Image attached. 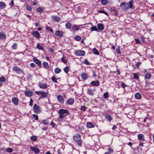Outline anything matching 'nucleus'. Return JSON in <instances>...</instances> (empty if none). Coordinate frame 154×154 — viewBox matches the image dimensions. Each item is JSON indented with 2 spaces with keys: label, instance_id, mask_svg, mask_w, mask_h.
Wrapping results in <instances>:
<instances>
[{
  "label": "nucleus",
  "instance_id": "1",
  "mask_svg": "<svg viewBox=\"0 0 154 154\" xmlns=\"http://www.w3.org/2000/svg\"><path fill=\"white\" fill-rule=\"evenodd\" d=\"M132 3V1L129 2L128 3L125 2H122L120 4V7L123 11H126L129 8L131 9L133 8Z\"/></svg>",
  "mask_w": 154,
  "mask_h": 154
},
{
  "label": "nucleus",
  "instance_id": "2",
  "mask_svg": "<svg viewBox=\"0 0 154 154\" xmlns=\"http://www.w3.org/2000/svg\"><path fill=\"white\" fill-rule=\"evenodd\" d=\"M81 135L79 134H77L74 135L73 138L79 146H81L82 143V140L81 139Z\"/></svg>",
  "mask_w": 154,
  "mask_h": 154
},
{
  "label": "nucleus",
  "instance_id": "3",
  "mask_svg": "<svg viewBox=\"0 0 154 154\" xmlns=\"http://www.w3.org/2000/svg\"><path fill=\"white\" fill-rule=\"evenodd\" d=\"M58 113L60 115V119L64 118L66 115L69 114L68 111L63 109H61L58 111Z\"/></svg>",
  "mask_w": 154,
  "mask_h": 154
},
{
  "label": "nucleus",
  "instance_id": "4",
  "mask_svg": "<svg viewBox=\"0 0 154 154\" xmlns=\"http://www.w3.org/2000/svg\"><path fill=\"white\" fill-rule=\"evenodd\" d=\"M33 110L35 112L38 114L41 112L42 109L39 106L35 104L33 106Z\"/></svg>",
  "mask_w": 154,
  "mask_h": 154
},
{
  "label": "nucleus",
  "instance_id": "5",
  "mask_svg": "<svg viewBox=\"0 0 154 154\" xmlns=\"http://www.w3.org/2000/svg\"><path fill=\"white\" fill-rule=\"evenodd\" d=\"M74 54L77 56H83L85 55V52L84 51H75Z\"/></svg>",
  "mask_w": 154,
  "mask_h": 154
},
{
  "label": "nucleus",
  "instance_id": "6",
  "mask_svg": "<svg viewBox=\"0 0 154 154\" xmlns=\"http://www.w3.org/2000/svg\"><path fill=\"white\" fill-rule=\"evenodd\" d=\"M82 28V25H74L72 26V29L73 31H77L79 30H81Z\"/></svg>",
  "mask_w": 154,
  "mask_h": 154
},
{
  "label": "nucleus",
  "instance_id": "7",
  "mask_svg": "<svg viewBox=\"0 0 154 154\" xmlns=\"http://www.w3.org/2000/svg\"><path fill=\"white\" fill-rule=\"evenodd\" d=\"M13 70L17 74L21 73L23 72V71L21 68L17 66H15L13 67Z\"/></svg>",
  "mask_w": 154,
  "mask_h": 154
},
{
  "label": "nucleus",
  "instance_id": "8",
  "mask_svg": "<svg viewBox=\"0 0 154 154\" xmlns=\"http://www.w3.org/2000/svg\"><path fill=\"white\" fill-rule=\"evenodd\" d=\"M30 149L35 154L38 153L40 152V150L37 147L31 146Z\"/></svg>",
  "mask_w": 154,
  "mask_h": 154
},
{
  "label": "nucleus",
  "instance_id": "9",
  "mask_svg": "<svg viewBox=\"0 0 154 154\" xmlns=\"http://www.w3.org/2000/svg\"><path fill=\"white\" fill-rule=\"evenodd\" d=\"M65 95L63 96L61 95H58V102L61 103H64V97H65Z\"/></svg>",
  "mask_w": 154,
  "mask_h": 154
},
{
  "label": "nucleus",
  "instance_id": "10",
  "mask_svg": "<svg viewBox=\"0 0 154 154\" xmlns=\"http://www.w3.org/2000/svg\"><path fill=\"white\" fill-rule=\"evenodd\" d=\"M32 35L33 37L38 38L40 37V34L39 32L36 31L33 32L32 34Z\"/></svg>",
  "mask_w": 154,
  "mask_h": 154
},
{
  "label": "nucleus",
  "instance_id": "11",
  "mask_svg": "<svg viewBox=\"0 0 154 154\" xmlns=\"http://www.w3.org/2000/svg\"><path fill=\"white\" fill-rule=\"evenodd\" d=\"M90 84L93 86H98L100 85V82L98 80L93 81L90 83Z\"/></svg>",
  "mask_w": 154,
  "mask_h": 154
},
{
  "label": "nucleus",
  "instance_id": "12",
  "mask_svg": "<svg viewBox=\"0 0 154 154\" xmlns=\"http://www.w3.org/2000/svg\"><path fill=\"white\" fill-rule=\"evenodd\" d=\"M81 76L83 81L87 79L88 77V75L87 73H82L81 75Z\"/></svg>",
  "mask_w": 154,
  "mask_h": 154
},
{
  "label": "nucleus",
  "instance_id": "13",
  "mask_svg": "<svg viewBox=\"0 0 154 154\" xmlns=\"http://www.w3.org/2000/svg\"><path fill=\"white\" fill-rule=\"evenodd\" d=\"M74 103V100L73 99L70 98L67 100L66 103L68 105H72Z\"/></svg>",
  "mask_w": 154,
  "mask_h": 154
},
{
  "label": "nucleus",
  "instance_id": "14",
  "mask_svg": "<svg viewBox=\"0 0 154 154\" xmlns=\"http://www.w3.org/2000/svg\"><path fill=\"white\" fill-rule=\"evenodd\" d=\"M138 139L140 141H143L144 139V135L142 134H139L137 135Z\"/></svg>",
  "mask_w": 154,
  "mask_h": 154
},
{
  "label": "nucleus",
  "instance_id": "15",
  "mask_svg": "<svg viewBox=\"0 0 154 154\" xmlns=\"http://www.w3.org/2000/svg\"><path fill=\"white\" fill-rule=\"evenodd\" d=\"M34 61L38 65V66H40L41 65V62L37 58H34L33 59Z\"/></svg>",
  "mask_w": 154,
  "mask_h": 154
},
{
  "label": "nucleus",
  "instance_id": "16",
  "mask_svg": "<svg viewBox=\"0 0 154 154\" xmlns=\"http://www.w3.org/2000/svg\"><path fill=\"white\" fill-rule=\"evenodd\" d=\"M94 90L92 89H88L87 90V93L88 94L91 96H93L94 94Z\"/></svg>",
  "mask_w": 154,
  "mask_h": 154
},
{
  "label": "nucleus",
  "instance_id": "17",
  "mask_svg": "<svg viewBox=\"0 0 154 154\" xmlns=\"http://www.w3.org/2000/svg\"><path fill=\"white\" fill-rule=\"evenodd\" d=\"M25 95L29 97H31L33 95V93L30 91H27L25 92Z\"/></svg>",
  "mask_w": 154,
  "mask_h": 154
},
{
  "label": "nucleus",
  "instance_id": "18",
  "mask_svg": "<svg viewBox=\"0 0 154 154\" xmlns=\"http://www.w3.org/2000/svg\"><path fill=\"white\" fill-rule=\"evenodd\" d=\"M98 29L100 30H102L104 29V27L103 24L98 23L97 25Z\"/></svg>",
  "mask_w": 154,
  "mask_h": 154
},
{
  "label": "nucleus",
  "instance_id": "19",
  "mask_svg": "<svg viewBox=\"0 0 154 154\" xmlns=\"http://www.w3.org/2000/svg\"><path fill=\"white\" fill-rule=\"evenodd\" d=\"M6 37V35L2 32H0V39L3 40L5 39Z\"/></svg>",
  "mask_w": 154,
  "mask_h": 154
},
{
  "label": "nucleus",
  "instance_id": "20",
  "mask_svg": "<svg viewBox=\"0 0 154 154\" xmlns=\"http://www.w3.org/2000/svg\"><path fill=\"white\" fill-rule=\"evenodd\" d=\"M105 118L109 121H110L112 120V117L110 115H106L105 116Z\"/></svg>",
  "mask_w": 154,
  "mask_h": 154
},
{
  "label": "nucleus",
  "instance_id": "21",
  "mask_svg": "<svg viewBox=\"0 0 154 154\" xmlns=\"http://www.w3.org/2000/svg\"><path fill=\"white\" fill-rule=\"evenodd\" d=\"M135 98L139 100L141 98V95L140 93H136L135 95Z\"/></svg>",
  "mask_w": 154,
  "mask_h": 154
},
{
  "label": "nucleus",
  "instance_id": "22",
  "mask_svg": "<svg viewBox=\"0 0 154 154\" xmlns=\"http://www.w3.org/2000/svg\"><path fill=\"white\" fill-rule=\"evenodd\" d=\"M38 85L40 88L43 89L47 87V85L45 84L42 83H39Z\"/></svg>",
  "mask_w": 154,
  "mask_h": 154
},
{
  "label": "nucleus",
  "instance_id": "23",
  "mask_svg": "<svg viewBox=\"0 0 154 154\" xmlns=\"http://www.w3.org/2000/svg\"><path fill=\"white\" fill-rule=\"evenodd\" d=\"M47 93L41 91V93L40 94V95H41L40 97L41 98L45 97L47 96Z\"/></svg>",
  "mask_w": 154,
  "mask_h": 154
},
{
  "label": "nucleus",
  "instance_id": "24",
  "mask_svg": "<svg viewBox=\"0 0 154 154\" xmlns=\"http://www.w3.org/2000/svg\"><path fill=\"white\" fill-rule=\"evenodd\" d=\"M12 101L15 105H17L18 104V99L16 97H14L12 98Z\"/></svg>",
  "mask_w": 154,
  "mask_h": 154
},
{
  "label": "nucleus",
  "instance_id": "25",
  "mask_svg": "<svg viewBox=\"0 0 154 154\" xmlns=\"http://www.w3.org/2000/svg\"><path fill=\"white\" fill-rule=\"evenodd\" d=\"M87 126L88 128H92L94 127V125L91 122H88Z\"/></svg>",
  "mask_w": 154,
  "mask_h": 154
},
{
  "label": "nucleus",
  "instance_id": "26",
  "mask_svg": "<svg viewBox=\"0 0 154 154\" xmlns=\"http://www.w3.org/2000/svg\"><path fill=\"white\" fill-rule=\"evenodd\" d=\"M6 7L5 3L3 2H0V9H3Z\"/></svg>",
  "mask_w": 154,
  "mask_h": 154
},
{
  "label": "nucleus",
  "instance_id": "27",
  "mask_svg": "<svg viewBox=\"0 0 154 154\" xmlns=\"http://www.w3.org/2000/svg\"><path fill=\"white\" fill-rule=\"evenodd\" d=\"M65 26L67 29H70L71 27V24L70 22H68L66 23Z\"/></svg>",
  "mask_w": 154,
  "mask_h": 154
},
{
  "label": "nucleus",
  "instance_id": "28",
  "mask_svg": "<svg viewBox=\"0 0 154 154\" xmlns=\"http://www.w3.org/2000/svg\"><path fill=\"white\" fill-rule=\"evenodd\" d=\"M90 23L91 24V25L92 26V27L91 28V31H98V29L97 28V27L96 26H93L92 24L91 23Z\"/></svg>",
  "mask_w": 154,
  "mask_h": 154
},
{
  "label": "nucleus",
  "instance_id": "29",
  "mask_svg": "<svg viewBox=\"0 0 154 154\" xmlns=\"http://www.w3.org/2000/svg\"><path fill=\"white\" fill-rule=\"evenodd\" d=\"M37 137L35 135L32 136L30 137L31 140L34 141H36L37 140Z\"/></svg>",
  "mask_w": 154,
  "mask_h": 154
},
{
  "label": "nucleus",
  "instance_id": "30",
  "mask_svg": "<svg viewBox=\"0 0 154 154\" xmlns=\"http://www.w3.org/2000/svg\"><path fill=\"white\" fill-rule=\"evenodd\" d=\"M42 65L45 68L48 69L49 68L48 64V63L46 62H43Z\"/></svg>",
  "mask_w": 154,
  "mask_h": 154
},
{
  "label": "nucleus",
  "instance_id": "31",
  "mask_svg": "<svg viewBox=\"0 0 154 154\" xmlns=\"http://www.w3.org/2000/svg\"><path fill=\"white\" fill-rule=\"evenodd\" d=\"M151 76V74L150 73H147L145 76V78L146 79H149L150 78Z\"/></svg>",
  "mask_w": 154,
  "mask_h": 154
},
{
  "label": "nucleus",
  "instance_id": "32",
  "mask_svg": "<svg viewBox=\"0 0 154 154\" xmlns=\"http://www.w3.org/2000/svg\"><path fill=\"white\" fill-rule=\"evenodd\" d=\"M93 52L94 53L97 55H99L100 54L98 50L95 48H94L93 49Z\"/></svg>",
  "mask_w": 154,
  "mask_h": 154
},
{
  "label": "nucleus",
  "instance_id": "33",
  "mask_svg": "<svg viewBox=\"0 0 154 154\" xmlns=\"http://www.w3.org/2000/svg\"><path fill=\"white\" fill-rule=\"evenodd\" d=\"M36 48L39 50H43L44 49L43 47L40 45L39 43L37 44L36 46Z\"/></svg>",
  "mask_w": 154,
  "mask_h": 154
},
{
  "label": "nucleus",
  "instance_id": "34",
  "mask_svg": "<svg viewBox=\"0 0 154 154\" xmlns=\"http://www.w3.org/2000/svg\"><path fill=\"white\" fill-rule=\"evenodd\" d=\"M51 18L52 20L55 21H57L58 20V17L57 16H52L51 17Z\"/></svg>",
  "mask_w": 154,
  "mask_h": 154
},
{
  "label": "nucleus",
  "instance_id": "35",
  "mask_svg": "<svg viewBox=\"0 0 154 154\" xmlns=\"http://www.w3.org/2000/svg\"><path fill=\"white\" fill-rule=\"evenodd\" d=\"M98 11L100 13H103L104 14H105L107 16H108V15L107 13L104 10H98Z\"/></svg>",
  "mask_w": 154,
  "mask_h": 154
},
{
  "label": "nucleus",
  "instance_id": "36",
  "mask_svg": "<svg viewBox=\"0 0 154 154\" xmlns=\"http://www.w3.org/2000/svg\"><path fill=\"white\" fill-rule=\"evenodd\" d=\"M5 151L6 152L10 153L13 151V149L12 148H8L6 149Z\"/></svg>",
  "mask_w": 154,
  "mask_h": 154
},
{
  "label": "nucleus",
  "instance_id": "37",
  "mask_svg": "<svg viewBox=\"0 0 154 154\" xmlns=\"http://www.w3.org/2000/svg\"><path fill=\"white\" fill-rule=\"evenodd\" d=\"M101 3L103 5H106L107 3V0H101Z\"/></svg>",
  "mask_w": 154,
  "mask_h": 154
},
{
  "label": "nucleus",
  "instance_id": "38",
  "mask_svg": "<svg viewBox=\"0 0 154 154\" xmlns=\"http://www.w3.org/2000/svg\"><path fill=\"white\" fill-rule=\"evenodd\" d=\"M36 10L39 13H42L43 11V9L41 7H39L37 8Z\"/></svg>",
  "mask_w": 154,
  "mask_h": 154
},
{
  "label": "nucleus",
  "instance_id": "39",
  "mask_svg": "<svg viewBox=\"0 0 154 154\" xmlns=\"http://www.w3.org/2000/svg\"><path fill=\"white\" fill-rule=\"evenodd\" d=\"M64 33V32L58 30V37H61L63 36V35Z\"/></svg>",
  "mask_w": 154,
  "mask_h": 154
},
{
  "label": "nucleus",
  "instance_id": "40",
  "mask_svg": "<svg viewBox=\"0 0 154 154\" xmlns=\"http://www.w3.org/2000/svg\"><path fill=\"white\" fill-rule=\"evenodd\" d=\"M75 40L77 41H79L81 39V37L79 35H76L75 37Z\"/></svg>",
  "mask_w": 154,
  "mask_h": 154
},
{
  "label": "nucleus",
  "instance_id": "41",
  "mask_svg": "<svg viewBox=\"0 0 154 154\" xmlns=\"http://www.w3.org/2000/svg\"><path fill=\"white\" fill-rule=\"evenodd\" d=\"M103 96L105 99H107L109 97V96L108 95V93L107 92H106L104 93L103 94Z\"/></svg>",
  "mask_w": 154,
  "mask_h": 154
},
{
  "label": "nucleus",
  "instance_id": "42",
  "mask_svg": "<svg viewBox=\"0 0 154 154\" xmlns=\"http://www.w3.org/2000/svg\"><path fill=\"white\" fill-rule=\"evenodd\" d=\"M42 123L45 125H47L49 124L48 120V119H45L42 121Z\"/></svg>",
  "mask_w": 154,
  "mask_h": 154
},
{
  "label": "nucleus",
  "instance_id": "43",
  "mask_svg": "<svg viewBox=\"0 0 154 154\" xmlns=\"http://www.w3.org/2000/svg\"><path fill=\"white\" fill-rule=\"evenodd\" d=\"M69 68V66H66L63 69L64 71L66 74H67L68 72Z\"/></svg>",
  "mask_w": 154,
  "mask_h": 154
},
{
  "label": "nucleus",
  "instance_id": "44",
  "mask_svg": "<svg viewBox=\"0 0 154 154\" xmlns=\"http://www.w3.org/2000/svg\"><path fill=\"white\" fill-rule=\"evenodd\" d=\"M6 81V79L5 77H0V81L2 82H4Z\"/></svg>",
  "mask_w": 154,
  "mask_h": 154
},
{
  "label": "nucleus",
  "instance_id": "45",
  "mask_svg": "<svg viewBox=\"0 0 154 154\" xmlns=\"http://www.w3.org/2000/svg\"><path fill=\"white\" fill-rule=\"evenodd\" d=\"M84 63L87 65H90V63L88 61L87 59H85L84 60Z\"/></svg>",
  "mask_w": 154,
  "mask_h": 154
},
{
  "label": "nucleus",
  "instance_id": "46",
  "mask_svg": "<svg viewBox=\"0 0 154 154\" xmlns=\"http://www.w3.org/2000/svg\"><path fill=\"white\" fill-rule=\"evenodd\" d=\"M51 79L54 82H57V79L54 76H53L52 77Z\"/></svg>",
  "mask_w": 154,
  "mask_h": 154
},
{
  "label": "nucleus",
  "instance_id": "47",
  "mask_svg": "<svg viewBox=\"0 0 154 154\" xmlns=\"http://www.w3.org/2000/svg\"><path fill=\"white\" fill-rule=\"evenodd\" d=\"M116 9H115L113 7L109 9V11L111 12H115V11H116Z\"/></svg>",
  "mask_w": 154,
  "mask_h": 154
},
{
  "label": "nucleus",
  "instance_id": "48",
  "mask_svg": "<svg viewBox=\"0 0 154 154\" xmlns=\"http://www.w3.org/2000/svg\"><path fill=\"white\" fill-rule=\"evenodd\" d=\"M86 109V107L84 106H81V109L82 110H83V111H85Z\"/></svg>",
  "mask_w": 154,
  "mask_h": 154
},
{
  "label": "nucleus",
  "instance_id": "49",
  "mask_svg": "<svg viewBox=\"0 0 154 154\" xmlns=\"http://www.w3.org/2000/svg\"><path fill=\"white\" fill-rule=\"evenodd\" d=\"M12 48L14 49H16L17 48V44L16 43H14L12 45Z\"/></svg>",
  "mask_w": 154,
  "mask_h": 154
},
{
  "label": "nucleus",
  "instance_id": "50",
  "mask_svg": "<svg viewBox=\"0 0 154 154\" xmlns=\"http://www.w3.org/2000/svg\"><path fill=\"white\" fill-rule=\"evenodd\" d=\"M133 78L136 79H138L139 78L138 76L136 73L134 74Z\"/></svg>",
  "mask_w": 154,
  "mask_h": 154
},
{
  "label": "nucleus",
  "instance_id": "51",
  "mask_svg": "<svg viewBox=\"0 0 154 154\" xmlns=\"http://www.w3.org/2000/svg\"><path fill=\"white\" fill-rule=\"evenodd\" d=\"M33 116L36 120H38V117L37 115L34 114Z\"/></svg>",
  "mask_w": 154,
  "mask_h": 154
},
{
  "label": "nucleus",
  "instance_id": "52",
  "mask_svg": "<svg viewBox=\"0 0 154 154\" xmlns=\"http://www.w3.org/2000/svg\"><path fill=\"white\" fill-rule=\"evenodd\" d=\"M121 86L122 88H125V87L127 86L126 85H125L123 82H121Z\"/></svg>",
  "mask_w": 154,
  "mask_h": 154
},
{
  "label": "nucleus",
  "instance_id": "53",
  "mask_svg": "<svg viewBox=\"0 0 154 154\" xmlns=\"http://www.w3.org/2000/svg\"><path fill=\"white\" fill-rule=\"evenodd\" d=\"M134 40H135V41L136 42L137 44H140V42L138 39H137V38H135Z\"/></svg>",
  "mask_w": 154,
  "mask_h": 154
},
{
  "label": "nucleus",
  "instance_id": "54",
  "mask_svg": "<svg viewBox=\"0 0 154 154\" xmlns=\"http://www.w3.org/2000/svg\"><path fill=\"white\" fill-rule=\"evenodd\" d=\"M26 9L29 11H30L32 10V8L31 6H27Z\"/></svg>",
  "mask_w": 154,
  "mask_h": 154
},
{
  "label": "nucleus",
  "instance_id": "55",
  "mask_svg": "<svg viewBox=\"0 0 154 154\" xmlns=\"http://www.w3.org/2000/svg\"><path fill=\"white\" fill-rule=\"evenodd\" d=\"M51 125L52 126V127L54 128H55V124L53 122H51Z\"/></svg>",
  "mask_w": 154,
  "mask_h": 154
},
{
  "label": "nucleus",
  "instance_id": "56",
  "mask_svg": "<svg viewBox=\"0 0 154 154\" xmlns=\"http://www.w3.org/2000/svg\"><path fill=\"white\" fill-rule=\"evenodd\" d=\"M61 60L64 63H66L67 62V60L64 59L63 57L62 58Z\"/></svg>",
  "mask_w": 154,
  "mask_h": 154
},
{
  "label": "nucleus",
  "instance_id": "57",
  "mask_svg": "<svg viewBox=\"0 0 154 154\" xmlns=\"http://www.w3.org/2000/svg\"><path fill=\"white\" fill-rule=\"evenodd\" d=\"M108 150L109 151V152H110V153H112L113 152L112 149L110 147L108 148Z\"/></svg>",
  "mask_w": 154,
  "mask_h": 154
},
{
  "label": "nucleus",
  "instance_id": "58",
  "mask_svg": "<svg viewBox=\"0 0 154 154\" xmlns=\"http://www.w3.org/2000/svg\"><path fill=\"white\" fill-rule=\"evenodd\" d=\"M33 102V101L32 99H31L30 100V102H29V106H32V105Z\"/></svg>",
  "mask_w": 154,
  "mask_h": 154
},
{
  "label": "nucleus",
  "instance_id": "59",
  "mask_svg": "<svg viewBox=\"0 0 154 154\" xmlns=\"http://www.w3.org/2000/svg\"><path fill=\"white\" fill-rule=\"evenodd\" d=\"M141 64V63L140 62H137L136 63V66L137 68H139V66Z\"/></svg>",
  "mask_w": 154,
  "mask_h": 154
},
{
  "label": "nucleus",
  "instance_id": "60",
  "mask_svg": "<svg viewBox=\"0 0 154 154\" xmlns=\"http://www.w3.org/2000/svg\"><path fill=\"white\" fill-rule=\"evenodd\" d=\"M30 65L32 67H34L35 66V64L34 63H30Z\"/></svg>",
  "mask_w": 154,
  "mask_h": 154
},
{
  "label": "nucleus",
  "instance_id": "61",
  "mask_svg": "<svg viewBox=\"0 0 154 154\" xmlns=\"http://www.w3.org/2000/svg\"><path fill=\"white\" fill-rule=\"evenodd\" d=\"M46 28L48 30H50L51 32H52V31H53L52 29H51V28H50L49 27L47 26L46 27Z\"/></svg>",
  "mask_w": 154,
  "mask_h": 154
},
{
  "label": "nucleus",
  "instance_id": "62",
  "mask_svg": "<svg viewBox=\"0 0 154 154\" xmlns=\"http://www.w3.org/2000/svg\"><path fill=\"white\" fill-rule=\"evenodd\" d=\"M41 91H35V92L38 95H39L41 94Z\"/></svg>",
  "mask_w": 154,
  "mask_h": 154
},
{
  "label": "nucleus",
  "instance_id": "63",
  "mask_svg": "<svg viewBox=\"0 0 154 154\" xmlns=\"http://www.w3.org/2000/svg\"><path fill=\"white\" fill-rule=\"evenodd\" d=\"M116 50L117 53L118 54H120L121 53L120 50L119 48H117L116 49Z\"/></svg>",
  "mask_w": 154,
  "mask_h": 154
},
{
  "label": "nucleus",
  "instance_id": "64",
  "mask_svg": "<svg viewBox=\"0 0 154 154\" xmlns=\"http://www.w3.org/2000/svg\"><path fill=\"white\" fill-rule=\"evenodd\" d=\"M10 5H11V7H12V6H13L14 5V2L13 1V0L11 1V2L10 4Z\"/></svg>",
  "mask_w": 154,
  "mask_h": 154
}]
</instances>
